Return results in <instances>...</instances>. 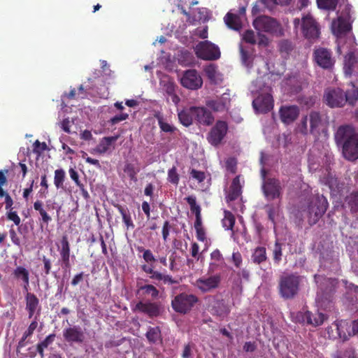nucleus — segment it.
<instances>
[{"label":"nucleus","mask_w":358,"mask_h":358,"mask_svg":"<svg viewBox=\"0 0 358 358\" xmlns=\"http://www.w3.org/2000/svg\"><path fill=\"white\" fill-rule=\"evenodd\" d=\"M194 51L196 57L203 60L213 61L220 57L219 48L208 41L199 42Z\"/></svg>","instance_id":"1a4fd4ad"},{"label":"nucleus","mask_w":358,"mask_h":358,"mask_svg":"<svg viewBox=\"0 0 358 358\" xmlns=\"http://www.w3.org/2000/svg\"><path fill=\"white\" fill-rule=\"evenodd\" d=\"M241 61L242 63L247 67H251L252 64V58L249 53L243 50V48L241 49Z\"/></svg>","instance_id":"6e6d98bb"},{"label":"nucleus","mask_w":358,"mask_h":358,"mask_svg":"<svg viewBox=\"0 0 358 358\" xmlns=\"http://www.w3.org/2000/svg\"><path fill=\"white\" fill-rule=\"evenodd\" d=\"M339 0H317V6L320 8L334 10L336 8Z\"/></svg>","instance_id":"79ce46f5"},{"label":"nucleus","mask_w":358,"mask_h":358,"mask_svg":"<svg viewBox=\"0 0 358 358\" xmlns=\"http://www.w3.org/2000/svg\"><path fill=\"white\" fill-rule=\"evenodd\" d=\"M66 178V173L62 169H56L54 176V184L57 189H64V182Z\"/></svg>","instance_id":"e433bc0d"},{"label":"nucleus","mask_w":358,"mask_h":358,"mask_svg":"<svg viewBox=\"0 0 358 358\" xmlns=\"http://www.w3.org/2000/svg\"><path fill=\"white\" fill-rule=\"evenodd\" d=\"M189 173L191 177L197 180L199 182H202L206 179V173L203 171H197L194 169H192Z\"/></svg>","instance_id":"4d7b16f0"},{"label":"nucleus","mask_w":358,"mask_h":358,"mask_svg":"<svg viewBox=\"0 0 358 358\" xmlns=\"http://www.w3.org/2000/svg\"><path fill=\"white\" fill-rule=\"evenodd\" d=\"M242 194V186L240 182V176H236L232 180L228 194L226 196L227 202L236 200Z\"/></svg>","instance_id":"cd10ccee"},{"label":"nucleus","mask_w":358,"mask_h":358,"mask_svg":"<svg viewBox=\"0 0 358 358\" xmlns=\"http://www.w3.org/2000/svg\"><path fill=\"white\" fill-rule=\"evenodd\" d=\"M252 24L255 29L259 32H265L276 37H280L284 34L280 22L272 17L258 16L254 20Z\"/></svg>","instance_id":"20e7f679"},{"label":"nucleus","mask_w":358,"mask_h":358,"mask_svg":"<svg viewBox=\"0 0 358 358\" xmlns=\"http://www.w3.org/2000/svg\"><path fill=\"white\" fill-rule=\"evenodd\" d=\"M350 18V8L349 6H345L338 19L332 22V30L334 34L336 35H341L349 32L352 29Z\"/></svg>","instance_id":"9b49d317"},{"label":"nucleus","mask_w":358,"mask_h":358,"mask_svg":"<svg viewBox=\"0 0 358 358\" xmlns=\"http://www.w3.org/2000/svg\"><path fill=\"white\" fill-rule=\"evenodd\" d=\"M344 71L347 76L358 75V59L352 51H350L345 56Z\"/></svg>","instance_id":"b1692460"},{"label":"nucleus","mask_w":358,"mask_h":358,"mask_svg":"<svg viewBox=\"0 0 358 358\" xmlns=\"http://www.w3.org/2000/svg\"><path fill=\"white\" fill-rule=\"evenodd\" d=\"M265 208L268 215V220L275 225V216L277 213L278 208H275L273 204L266 205Z\"/></svg>","instance_id":"603ef678"},{"label":"nucleus","mask_w":358,"mask_h":358,"mask_svg":"<svg viewBox=\"0 0 358 358\" xmlns=\"http://www.w3.org/2000/svg\"><path fill=\"white\" fill-rule=\"evenodd\" d=\"M332 358H355V350L352 347H348L343 352L337 350L332 355Z\"/></svg>","instance_id":"c03bdc74"},{"label":"nucleus","mask_w":358,"mask_h":358,"mask_svg":"<svg viewBox=\"0 0 358 358\" xmlns=\"http://www.w3.org/2000/svg\"><path fill=\"white\" fill-rule=\"evenodd\" d=\"M215 308L216 314L220 317H226L230 313V308L229 306L224 303H219Z\"/></svg>","instance_id":"de8ad7c7"},{"label":"nucleus","mask_w":358,"mask_h":358,"mask_svg":"<svg viewBox=\"0 0 358 358\" xmlns=\"http://www.w3.org/2000/svg\"><path fill=\"white\" fill-rule=\"evenodd\" d=\"M196 236L198 241L204 242L206 240V231L203 227L196 229Z\"/></svg>","instance_id":"774afa93"},{"label":"nucleus","mask_w":358,"mask_h":358,"mask_svg":"<svg viewBox=\"0 0 358 358\" xmlns=\"http://www.w3.org/2000/svg\"><path fill=\"white\" fill-rule=\"evenodd\" d=\"M236 222V218L234 214L227 210H224V217L222 220V227L226 230H234V227Z\"/></svg>","instance_id":"473e14b6"},{"label":"nucleus","mask_w":358,"mask_h":358,"mask_svg":"<svg viewBox=\"0 0 358 358\" xmlns=\"http://www.w3.org/2000/svg\"><path fill=\"white\" fill-rule=\"evenodd\" d=\"M346 202L352 213H358V188L353 190L347 197Z\"/></svg>","instance_id":"7c9ffc66"},{"label":"nucleus","mask_w":358,"mask_h":358,"mask_svg":"<svg viewBox=\"0 0 358 358\" xmlns=\"http://www.w3.org/2000/svg\"><path fill=\"white\" fill-rule=\"evenodd\" d=\"M205 73L210 78H215L216 74V66L214 64H210L205 69Z\"/></svg>","instance_id":"69168bd1"},{"label":"nucleus","mask_w":358,"mask_h":358,"mask_svg":"<svg viewBox=\"0 0 358 358\" xmlns=\"http://www.w3.org/2000/svg\"><path fill=\"white\" fill-rule=\"evenodd\" d=\"M329 126L327 117L320 112L311 110L307 115L302 117L298 124L299 131L306 135L308 133L318 136L321 133H325Z\"/></svg>","instance_id":"f03ea898"},{"label":"nucleus","mask_w":358,"mask_h":358,"mask_svg":"<svg viewBox=\"0 0 358 358\" xmlns=\"http://www.w3.org/2000/svg\"><path fill=\"white\" fill-rule=\"evenodd\" d=\"M55 336H56L55 334H51L46 336V338L43 341L37 344L36 350L41 358L44 357V349L47 348L50 345H51L53 343Z\"/></svg>","instance_id":"f704fd0d"},{"label":"nucleus","mask_w":358,"mask_h":358,"mask_svg":"<svg viewBox=\"0 0 358 358\" xmlns=\"http://www.w3.org/2000/svg\"><path fill=\"white\" fill-rule=\"evenodd\" d=\"M136 250L138 252H143V259L144 261L150 264V266H152V264L157 262V259L153 255L152 252L149 249H145L143 246H138ZM149 266V265H148Z\"/></svg>","instance_id":"58836bf2"},{"label":"nucleus","mask_w":358,"mask_h":358,"mask_svg":"<svg viewBox=\"0 0 358 358\" xmlns=\"http://www.w3.org/2000/svg\"><path fill=\"white\" fill-rule=\"evenodd\" d=\"M203 80L195 69L185 71L182 78L181 85L187 89L197 90L202 86Z\"/></svg>","instance_id":"f3484780"},{"label":"nucleus","mask_w":358,"mask_h":358,"mask_svg":"<svg viewBox=\"0 0 358 358\" xmlns=\"http://www.w3.org/2000/svg\"><path fill=\"white\" fill-rule=\"evenodd\" d=\"M38 326L37 322V317L36 316L34 320L30 323L27 329L24 332L23 335H24L25 338L30 337L36 330Z\"/></svg>","instance_id":"bf43d9fd"},{"label":"nucleus","mask_w":358,"mask_h":358,"mask_svg":"<svg viewBox=\"0 0 358 358\" xmlns=\"http://www.w3.org/2000/svg\"><path fill=\"white\" fill-rule=\"evenodd\" d=\"M150 343H156L158 341L162 342V334L159 327H150L145 334Z\"/></svg>","instance_id":"72a5a7b5"},{"label":"nucleus","mask_w":358,"mask_h":358,"mask_svg":"<svg viewBox=\"0 0 358 358\" xmlns=\"http://www.w3.org/2000/svg\"><path fill=\"white\" fill-rule=\"evenodd\" d=\"M252 261L256 264H261L266 259V248L264 247H257L252 255Z\"/></svg>","instance_id":"ea45409f"},{"label":"nucleus","mask_w":358,"mask_h":358,"mask_svg":"<svg viewBox=\"0 0 358 358\" xmlns=\"http://www.w3.org/2000/svg\"><path fill=\"white\" fill-rule=\"evenodd\" d=\"M228 129V124L227 122L217 120L207 134V140L208 143L213 146H217L220 145L226 136Z\"/></svg>","instance_id":"9d476101"},{"label":"nucleus","mask_w":358,"mask_h":358,"mask_svg":"<svg viewBox=\"0 0 358 358\" xmlns=\"http://www.w3.org/2000/svg\"><path fill=\"white\" fill-rule=\"evenodd\" d=\"M41 259L43 263L44 273L46 275H48L51 273L52 262L50 259L48 258L45 256H43Z\"/></svg>","instance_id":"680f3d73"},{"label":"nucleus","mask_w":358,"mask_h":358,"mask_svg":"<svg viewBox=\"0 0 358 358\" xmlns=\"http://www.w3.org/2000/svg\"><path fill=\"white\" fill-rule=\"evenodd\" d=\"M301 32L304 38L311 43L316 42L320 38V25L310 15L302 17Z\"/></svg>","instance_id":"0eeeda50"},{"label":"nucleus","mask_w":358,"mask_h":358,"mask_svg":"<svg viewBox=\"0 0 358 358\" xmlns=\"http://www.w3.org/2000/svg\"><path fill=\"white\" fill-rule=\"evenodd\" d=\"M224 21L226 24L231 29L238 31L242 27L241 19L236 14L228 13L224 17Z\"/></svg>","instance_id":"c756f323"},{"label":"nucleus","mask_w":358,"mask_h":358,"mask_svg":"<svg viewBox=\"0 0 358 358\" xmlns=\"http://www.w3.org/2000/svg\"><path fill=\"white\" fill-rule=\"evenodd\" d=\"M129 117V113H120L119 115H116L114 117H111L108 121V124L111 126L115 125L119 122L126 120Z\"/></svg>","instance_id":"8fccbe9b"},{"label":"nucleus","mask_w":358,"mask_h":358,"mask_svg":"<svg viewBox=\"0 0 358 358\" xmlns=\"http://www.w3.org/2000/svg\"><path fill=\"white\" fill-rule=\"evenodd\" d=\"M221 282L220 274H215L208 278H200L196 280L195 286L203 293L210 292L217 288Z\"/></svg>","instance_id":"dca6fc26"},{"label":"nucleus","mask_w":358,"mask_h":358,"mask_svg":"<svg viewBox=\"0 0 358 358\" xmlns=\"http://www.w3.org/2000/svg\"><path fill=\"white\" fill-rule=\"evenodd\" d=\"M262 191L268 200L279 199L282 194V187L278 179L268 178L263 182Z\"/></svg>","instance_id":"ddd939ff"},{"label":"nucleus","mask_w":358,"mask_h":358,"mask_svg":"<svg viewBox=\"0 0 358 358\" xmlns=\"http://www.w3.org/2000/svg\"><path fill=\"white\" fill-rule=\"evenodd\" d=\"M13 277L17 280H20L22 282L23 290L27 292L29 289V271L22 266H17L12 273Z\"/></svg>","instance_id":"bb28decb"},{"label":"nucleus","mask_w":358,"mask_h":358,"mask_svg":"<svg viewBox=\"0 0 358 358\" xmlns=\"http://www.w3.org/2000/svg\"><path fill=\"white\" fill-rule=\"evenodd\" d=\"M300 113L297 106H282L279 110L280 120L285 124L293 123L299 117Z\"/></svg>","instance_id":"aec40b11"},{"label":"nucleus","mask_w":358,"mask_h":358,"mask_svg":"<svg viewBox=\"0 0 358 358\" xmlns=\"http://www.w3.org/2000/svg\"><path fill=\"white\" fill-rule=\"evenodd\" d=\"M346 93V103L351 106H355L358 100V90H353L350 92Z\"/></svg>","instance_id":"864d4df0"},{"label":"nucleus","mask_w":358,"mask_h":358,"mask_svg":"<svg viewBox=\"0 0 358 358\" xmlns=\"http://www.w3.org/2000/svg\"><path fill=\"white\" fill-rule=\"evenodd\" d=\"M123 171L129 176L131 180L134 182H136L138 180L136 176L140 171V169L136 167L134 164L128 162L126 163L123 168Z\"/></svg>","instance_id":"4c0bfd02"},{"label":"nucleus","mask_w":358,"mask_h":358,"mask_svg":"<svg viewBox=\"0 0 358 358\" xmlns=\"http://www.w3.org/2000/svg\"><path fill=\"white\" fill-rule=\"evenodd\" d=\"M210 259L212 262L210 263V270L212 271H214L219 264L224 263V258L218 249L210 253Z\"/></svg>","instance_id":"c9c22d12"},{"label":"nucleus","mask_w":358,"mask_h":358,"mask_svg":"<svg viewBox=\"0 0 358 358\" xmlns=\"http://www.w3.org/2000/svg\"><path fill=\"white\" fill-rule=\"evenodd\" d=\"M254 108L261 113H266L273 108V96L270 94H260L253 101Z\"/></svg>","instance_id":"6ab92c4d"},{"label":"nucleus","mask_w":358,"mask_h":358,"mask_svg":"<svg viewBox=\"0 0 358 358\" xmlns=\"http://www.w3.org/2000/svg\"><path fill=\"white\" fill-rule=\"evenodd\" d=\"M301 276L296 273H289L280 278L278 289L280 296L285 299H293L299 291Z\"/></svg>","instance_id":"7ed1b4c3"},{"label":"nucleus","mask_w":358,"mask_h":358,"mask_svg":"<svg viewBox=\"0 0 358 358\" xmlns=\"http://www.w3.org/2000/svg\"><path fill=\"white\" fill-rule=\"evenodd\" d=\"M313 59L315 63L322 69H331L335 64V59L332 56V52L324 48H319L313 52Z\"/></svg>","instance_id":"f8f14e48"},{"label":"nucleus","mask_w":358,"mask_h":358,"mask_svg":"<svg viewBox=\"0 0 358 358\" xmlns=\"http://www.w3.org/2000/svg\"><path fill=\"white\" fill-rule=\"evenodd\" d=\"M243 40L248 43L255 45L257 43L255 32L252 30H247L243 34Z\"/></svg>","instance_id":"13d9d810"},{"label":"nucleus","mask_w":358,"mask_h":358,"mask_svg":"<svg viewBox=\"0 0 358 358\" xmlns=\"http://www.w3.org/2000/svg\"><path fill=\"white\" fill-rule=\"evenodd\" d=\"M185 199L189 204L191 212L194 213L195 216L201 215V206L196 203V199L194 196H188Z\"/></svg>","instance_id":"a19ab883"},{"label":"nucleus","mask_w":358,"mask_h":358,"mask_svg":"<svg viewBox=\"0 0 358 358\" xmlns=\"http://www.w3.org/2000/svg\"><path fill=\"white\" fill-rule=\"evenodd\" d=\"M135 311H139L148 315L150 317H155L160 315V305L155 302H138L134 309Z\"/></svg>","instance_id":"412c9836"},{"label":"nucleus","mask_w":358,"mask_h":358,"mask_svg":"<svg viewBox=\"0 0 358 358\" xmlns=\"http://www.w3.org/2000/svg\"><path fill=\"white\" fill-rule=\"evenodd\" d=\"M7 218L9 220H11L14 222L15 225H19L20 224V217L18 216L15 211L10 210L7 213Z\"/></svg>","instance_id":"0e129e2a"},{"label":"nucleus","mask_w":358,"mask_h":358,"mask_svg":"<svg viewBox=\"0 0 358 358\" xmlns=\"http://www.w3.org/2000/svg\"><path fill=\"white\" fill-rule=\"evenodd\" d=\"M60 259L58 263L60 264L64 272L70 271L71 264L70 262L71 247L67 236H63L61 239V246L59 247Z\"/></svg>","instance_id":"4468645a"},{"label":"nucleus","mask_w":358,"mask_h":358,"mask_svg":"<svg viewBox=\"0 0 358 358\" xmlns=\"http://www.w3.org/2000/svg\"><path fill=\"white\" fill-rule=\"evenodd\" d=\"M63 337L66 342L72 345L82 344L85 340V333L78 325L70 326L63 331Z\"/></svg>","instance_id":"2eb2a0df"},{"label":"nucleus","mask_w":358,"mask_h":358,"mask_svg":"<svg viewBox=\"0 0 358 358\" xmlns=\"http://www.w3.org/2000/svg\"><path fill=\"white\" fill-rule=\"evenodd\" d=\"M178 118L182 125L185 127L190 126L192 124L193 119H194L193 106L178 113Z\"/></svg>","instance_id":"c85d7f7f"},{"label":"nucleus","mask_w":358,"mask_h":358,"mask_svg":"<svg viewBox=\"0 0 358 358\" xmlns=\"http://www.w3.org/2000/svg\"><path fill=\"white\" fill-rule=\"evenodd\" d=\"M8 170L1 171L0 170V197H4L6 194V192L3 190L2 187L7 184V178L6 176V173H8Z\"/></svg>","instance_id":"5fc2aeb1"},{"label":"nucleus","mask_w":358,"mask_h":358,"mask_svg":"<svg viewBox=\"0 0 358 358\" xmlns=\"http://www.w3.org/2000/svg\"><path fill=\"white\" fill-rule=\"evenodd\" d=\"M299 320L302 323L317 327L322 325L327 317L324 314L319 312L315 313L306 310L305 312H299L298 313Z\"/></svg>","instance_id":"a211bd4d"},{"label":"nucleus","mask_w":358,"mask_h":358,"mask_svg":"<svg viewBox=\"0 0 358 358\" xmlns=\"http://www.w3.org/2000/svg\"><path fill=\"white\" fill-rule=\"evenodd\" d=\"M157 118L158 120L159 127L162 131L172 134L177 130L176 127L165 122L162 116H157Z\"/></svg>","instance_id":"37998d69"},{"label":"nucleus","mask_w":358,"mask_h":358,"mask_svg":"<svg viewBox=\"0 0 358 358\" xmlns=\"http://www.w3.org/2000/svg\"><path fill=\"white\" fill-rule=\"evenodd\" d=\"M198 301L199 298L196 295L182 292L174 297L171 301V306L176 313L187 314Z\"/></svg>","instance_id":"423d86ee"},{"label":"nucleus","mask_w":358,"mask_h":358,"mask_svg":"<svg viewBox=\"0 0 358 358\" xmlns=\"http://www.w3.org/2000/svg\"><path fill=\"white\" fill-rule=\"evenodd\" d=\"M141 268L145 273L150 274V278L152 280H162L164 285L178 284V281L173 279L171 275H165L155 271L152 266L144 264L141 266Z\"/></svg>","instance_id":"4be33fe9"},{"label":"nucleus","mask_w":358,"mask_h":358,"mask_svg":"<svg viewBox=\"0 0 358 358\" xmlns=\"http://www.w3.org/2000/svg\"><path fill=\"white\" fill-rule=\"evenodd\" d=\"M328 201L323 195L313 196L308 206V222L310 226L315 224L325 213Z\"/></svg>","instance_id":"39448f33"},{"label":"nucleus","mask_w":358,"mask_h":358,"mask_svg":"<svg viewBox=\"0 0 358 358\" xmlns=\"http://www.w3.org/2000/svg\"><path fill=\"white\" fill-rule=\"evenodd\" d=\"M25 301H26V310L28 313V317L29 319L32 318L37 311V314H40L41 307L39 305V300L37 296L31 292H26Z\"/></svg>","instance_id":"393cba45"},{"label":"nucleus","mask_w":358,"mask_h":358,"mask_svg":"<svg viewBox=\"0 0 358 358\" xmlns=\"http://www.w3.org/2000/svg\"><path fill=\"white\" fill-rule=\"evenodd\" d=\"M232 262L236 268H240L242 264V256L240 252H233L232 254Z\"/></svg>","instance_id":"338daca9"},{"label":"nucleus","mask_w":358,"mask_h":358,"mask_svg":"<svg viewBox=\"0 0 358 358\" xmlns=\"http://www.w3.org/2000/svg\"><path fill=\"white\" fill-rule=\"evenodd\" d=\"M118 138V136L104 137L101 139L97 146V151L100 153L106 152L112 144L115 143Z\"/></svg>","instance_id":"2f4dec72"},{"label":"nucleus","mask_w":358,"mask_h":358,"mask_svg":"<svg viewBox=\"0 0 358 358\" xmlns=\"http://www.w3.org/2000/svg\"><path fill=\"white\" fill-rule=\"evenodd\" d=\"M292 50V43L287 40H283L279 43V50L281 52L289 53Z\"/></svg>","instance_id":"052dcab7"},{"label":"nucleus","mask_w":358,"mask_h":358,"mask_svg":"<svg viewBox=\"0 0 358 358\" xmlns=\"http://www.w3.org/2000/svg\"><path fill=\"white\" fill-rule=\"evenodd\" d=\"M193 114L194 120L201 124L209 126L214 122V117L211 112L204 107L193 106Z\"/></svg>","instance_id":"5701e85b"},{"label":"nucleus","mask_w":358,"mask_h":358,"mask_svg":"<svg viewBox=\"0 0 358 358\" xmlns=\"http://www.w3.org/2000/svg\"><path fill=\"white\" fill-rule=\"evenodd\" d=\"M323 102L331 108L343 107L346 103V93L339 87H329L324 92Z\"/></svg>","instance_id":"6e6552de"},{"label":"nucleus","mask_w":358,"mask_h":358,"mask_svg":"<svg viewBox=\"0 0 358 358\" xmlns=\"http://www.w3.org/2000/svg\"><path fill=\"white\" fill-rule=\"evenodd\" d=\"M273 261L275 264H279L282 259V245L278 242H275L274 248L273 250Z\"/></svg>","instance_id":"09e8293b"},{"label":"nucleus","mask_w":358,"mask_h":358,"mask_svg":"<svg viewBox=\"0 0 358 358\" xmlns=\"http://www.w3.org/2000/svg\"><path fill=\"white\" fill-rule=\"evenodd\" d=\"M226 169L231 173H236L237 171V160L234 157H229L225 162Z\"/></svg>","instance_id":"3c124183"},{"label":"nucleus","mask_w":358,"mask_h":358,"mask_svg":"<svg viewBox=\"0 0 358 358\" xmlns=\"http://www.w3.org/2000/svg\"><path fill=\"white\" fill-rule=\"evenodd\" d=\"M338 146L342 147L343 157L350 162L358 159V133L348 124L338 127L334 135Z\"/></svg>","instance_id":"f257e3e1"},{"label":"nucleus","mask_w":358,"mask_h":358,"mask_svg":"<svg viewBox=\"0 0 358 358\" xmlns=\"http://www.w3.org/2000/svg\"><path fill=\"white\" fill-rule=\"evenodd\" d=\"M229 102V95L228 94H223L216 99L207 101L206 106L215 112H222L227 108Z\"/></svg>","instance_id":"a878e982"},{"label":"nucleus","mask_w":358,"mask_h":358,"mask_svg":"<svg viewBox=\"0 0 358 358\" xmlns=\"http://www.w3.org/2000/svg\"><path fill=\"white\" fill-rule=\"evenodd\" d=\"M47 145L45 142L41 143L38 140H36L34 143V152L41 154V152L47 150Z\"/></svg>","instance_id":"e2e57ef3"},{"label":"nucleus","mask_w":358,"mask_h":358,"mask_svg":"<svg viewBox=\"0 0 358 358\" xmlns=\"http://www.w3.org/2000/svg\"><path fill=\"white\" fill-rule=\"evenodd\" d=\"M167 180L171 184L178 185L180 180L179 174L177 172V169L176 166H173L168 171V177Z\"/></svg>","instance_id":"a18cd8bd"},{"label":"nucleus","mask_w":358,"mask_h":358,"mask_svg":"<svg viewBox=\"0 0 358 358\" xmlns=\"http://www.w3.org/2000/svg\"><path fill=\"white\" fill-rule=\"evenodd\" d=\"M139 290H143L144 293L150 295L152 298H157L159 296V290L152 285H145L141 286Z\"/></svg>","instance_id":"49530a36"}]
</instances>
